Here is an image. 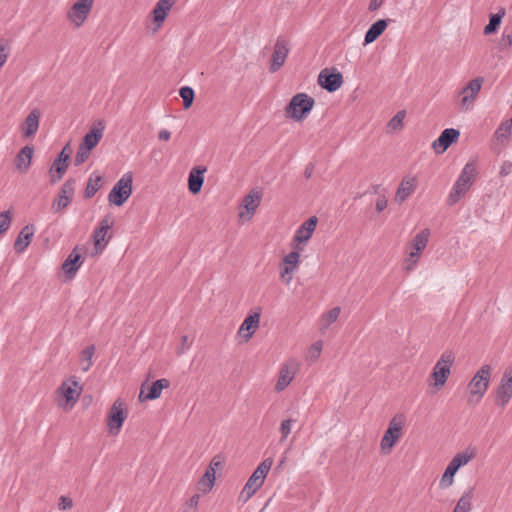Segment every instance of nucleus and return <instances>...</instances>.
I'll return each instance as SVG.
<instances>
[{
  "label": "nucleus",
  "mask_w": 512,
  "mask_h": 512,
  "mask_svg": "<svg viewBox=\"0 0 512 512\" xmlns=\"http://www.w3.org/2000/svg\"><path fill=\"white\" fill-rule=\"evenodd\" d=\"M222 465V462L218 456L214 457L209 465V467H213V469L216 471L217 468H220Z\"/></svg>",
  "instance_id": "0e129e2a"
},
{
  "label": "nucleus",
  "mask_w": 512,
  "mask_h": 512,
  "mask_svg": "<svg viewBox=\"0 0 512 512\" xmlns=\"http://www.w3.org/2000/svg\"><path fill=\"white\" fill-rule=\"evenodd\" d=\"M125 419L126 414L124 412V402L120 399H117L110 408L107 418V426L109 433L117 435Z\"/></svg>",
  "instance_id": "f8f14e48"
},
{
  "label": "nucleus",
  "mask_w": 512,
  "mask_h": 512,
  "mask_svg": "<svg viewBox=\"0 0 512 512\" xmlns=\"http://www.w3.org/2000/svg\"><path fill=\"white\" fill-rule=\"evenodd\" d=\"M11 51V40L7 38L0 39V68L7 62Z\"/></svg>",
  "instance_id": "49530a36"
},
{
  "label": "nucleus",
  "mask_w": 512,
  "mask_h": 512,
  "mask_svg": "<svg viewBox=\"0 0 512 512\" xmlns=\"http://www.w3.org/2000/svg\"><path fill=\"white\" fill-rule=\"evenodd\" d=\"M76 181L72 178L67 179L62 185L58 198L54 201L53 205H57L58 209L67 207L73 198L75 192Z\"/></svg>",
  "instance_id": "aec40b11"
},
{
  "label": "nucleus",
  "mask_w": 512,
  "mask_h": 512,
  "mask_svg": "<svg viewBox=\"0 0 512 512\" xmlns=\"http://www.w3.org/2000/svg\"><path fill=\"white\" fill-rule=\"evenodd\" d=\"M181 342H182V347L180 350H178V354H182L186 349H188L191 345V343L189 342V338L187 335H183L182 338H181Z\"/></svg>",
  "instance_id": "680f3d73"
},
{
  "label": "nucleus",
  "mask_w": 512,
  "mask_h": 512,
  "mask_svg": "<svg viewBox=\"0 0 512 512\" xmlns=\"http://www.w3.org/2000/svg\"><path fill=\"white\" fill-rule=\"evenodd\" d=\"M101 182L102 176L93 174L87 182V186L85 188V197H93L96 194V192L100 189Z\"/></svg>",
  "instance_id": "4c0bfd02"
},
{
  "label": "nucleus",
  "mask_w": 512,
  "mask_h": 512,
  "mask_svg": "<svg viewBox=\"0 0 512 512\" xmlns=\"http://www.w3.org/2000/svg\"><path fill=\"white\" fill-rule=\"evenodd\" d=\"M170 385L169 380L162 378L158 379L149 387L148 393L144 394V390L141 389L139 394L140 401L155 400L160 397L161 392L164 388H168Z\"/></svg>",
  "instance_id": "a878e982"
},
{
  "label": "nucleus",
  "mask_w": 512,
  "mask_h": 512,
  "mask_svg": "<svg viewBox=\"0 0 512 512\" xmlns=\"http://www.w3.org/2000/svg\"><path fill=\"white\" fill-rule=\"evenodd\" d=\"M133 177L131 173H126L113 186L109 193V202L116 206H121L132 193Z\"/></svg>",
  "instance_id": "0eeeda50"
},
{
  "label": "nucleus",
  "mask_w": 512,
  "mask_h": 512,
  "mask_svg": "<svg viewBox=\"0 0 512 512\" xmlns=\"http://www.w3.org/2000/svg\"><path fill=\"white\" fill-rule=\"evenodd\" d=\"M463 97L461 99V104L464 109H467L474 101V97L469 95L468 93L462 94Z\"/></svg>",
  "instance_id": "bf43d9fd"
},
{
  "label": "nucleus",
  "mask_w": 512,
  "mask_h": 512,
  "mask_svg": "<svg viewBox=\"0 0 512 512\" xmlns=\"http://www.w3.org/2000/svg\"><path fill=\"white\" fill-rule=\"evenodd\" d=\"M406 112L405 110H400L396 113L395 116H393L390 121L388 122V127L391 130H398L401 129L403 126V120L405 118Z\"/></svg>",
  "instance_id": "09e8293b"
},
{
  "label": "nucleus",
  "mask_w": 512,
  "mask_h": 512,
  "mask_svg": "<svg viewBox=\"0 0 512 512\" xmlns=\"http://www.w3.org/2000/svg\"><path fill=\"white\" fill-rule=\"evenodd\" d=\"M40 116L41 114L38 109H34L28 114L22 125V132L25 138L31 137L37 132Z\"/></svg>",
  "instance_id": "cd10ccee"
},
{
  "label": "nucleus",
  "mask_w": 512,
  "mask_h": 512,
  "mask_svg": "<svg viewBox=\"0 0 512 512\" xmlns=\"http://www.w3.org/2000/svg\"><path fill=\"white\" fill-rule=\"evenodd\" d=\"M473 491L468 489L458 500L452 512H469L472 508Z\"/></svg>",
  "instance_id": "c9c22d12"
},
{
  "label": "nucleus",
  "mask_w": 512,
  "mask_h": 512,
  "mask_svg": "<svg viewBox=\"0 0 512 512\" xmlns=\"http://www.w3.org/2000/svg\"><path fill=\"white\" fill-rule=\"evenodd\" d=\"M272 465L273 459L266 458L257 466L240 492V501L246 503L262 487Z\"/></svg>",
  "instance_id": "f03ea898"
},
{
  "label": "nucleus",
  "mask_w": 512,
  "mask_h": 512,
  "mask_svg": "<svg viewBox=\"0 0 512 512\" xmlns=\"http://www.w3.org/2000/svg\"><path fill=\"white\" fill-rule=\"evenodd\" d=\"M171 137V133L168 130H161L158 133V139L161 141H168Z\"/></svg>",
  "instance_id": "e2e57ef3"
},
{
  "label": "nucleus",
  "mask_w": 512,
  "mask_h": 512,
  "mask_svg": "<svg viewBox=\"0 0 512 512\" xmlns=\"http://www.w3.org/2000/svg\"><path fill=\"white\" fill-rule=\"evenodd\" d=\"M111 228L112 226H99L94 231L92 237L96 253H101L112 238Z\"/></svg>",
  "instance_id": "5701e85b"
},
{
  "label": "nucleus",
  "mask_w": 512,
  "mask_h": 512,
  "mask_svg": "<svg viewBox=\"0 0 512 512\" xmlns=\"http://www.w3.org/2000/svg\"><path fill=\"white\" fill-rule=\"evenodd\" d=\"M296 423L295 419H283L280 423L279 431L281 434L280 442H284L292 431L293 424Z\"/></svg>",
  "instance_id": "de8ad7c7"
},
{
  "label": "nucleus",
  "mask_w": 512,
  "mask_h": 512,
  "mask_svg": "<svg viewBox=\"0 0 512 512\" xmlns=\"http://www.w3.org/2000/svg\"><path fill=\"white\" fill-rule=\"evenodd\" d=\"M477 175L476 161L470 160L464 166L460 176L456 180L450 194L449 204L453 205L457 203L470 189L473 184L474 178Z\"/></svg>",
  "instance_id": "7ed1b4c3"
},
{
  "label": "nucleus",
  "mask_w": 512,
  "mask_h": 512,
  "mask_svg": "<svg viewBox=\"0 0 512 512\" xmlns=\"http://www.w3.org/2000/svg\"><path fill=\"white\" fill-rule=\"evenodd\" d=\"M299 262L300 252L292 250L285 255L280 268V278L284 279L285 275L292 274L298 268Z\"/></svg>",
  "instance_id": "b1692460"
},
{
  "label": "nucleus",
  "mask_w": 512,
  "mask_h": 512,
  "mask_svg": "<svg viewBox=\"0 0 512 512\" xmlns=\"http://www.w3.org/2000/svg\"><path fill=\"white\" fill-rule=\"evenodd\" d=\"M430 235V229L424 228L416 233L406 244L405 251L407 253V257L403 261V269L405 271H412L416 267L422 252L427 247Z\"/></svg>",
  "instance_id": "f257e3e1"
},
{
  "label": "nucleus",
  "mask_w": 512,
  "mask_h": 512,
  "mask_svg": "<svg viewBox=\"0 0 512 512\" xmlns=\"http://www.w3.org/2000/svg\"><path fill=\"white\" fill-rule=\"evenodd\" d=\"M260 323V312H255L248 315L242 322L238 334L248 341L255 331L258 329Z\"/></svg>",
  "instance_id": "412c9836"
},
{
  "label": "nucleus",
  "mask_w": 512,
  "mask_h": 512,
  "mask_svg": "<svg viewBox=\"0 0 512 512\" xmlns=\"http://www.w3.org/2000/svg\"><path fill=\"white\" fill-rule=\"evenodd\" d=\"M503 15H504V10H502L496 14H492L490 16L489 23L484 27L483 32L485 35H490L497 31V29L499 28V26L501 24Z\"/></svg>",
  "instance_id": "58836bf2"
},
{
  "label": "nucleus",
  "mask_w": 512,
  "mask_h": 512,
  "mask_svg": "<svg viewBox=\"0 0 512 512\" xmlns=\"http://www.w3.org/2000/svg\"><path fill=\"white\" fill-rule=\"evenodd\" d=\"M460 131L454 128L443 130L440 136L433 142L432 147L436 153H444L453 143L459 139Z\"/></svg>",
  "instance_id": "4468645a"
},
{
  "label": "nucleus",
  "mask_w": 512,
  "mask_h": 512,
  "mask_svg": "<svg viewBox=\"0 0 512 512\" xmlns=\"http://www.w3.org/2000/svg\"><path fill=\"white\" fill-rule=\"evenodd\" d=\"M205 172V167H195L190 171L188 176V188L192 194H197L201 191L204 182L203 174Z\"/></svg>",
  "instance_id": "c85d7f7f"
},
{
  "label": "nucleus",
  "mask_w": 512,
  "mask_h": 512,
  "mask_svg": "<svg viewBox=\"0 0 512 512\" xmlns=\"http://www.w3.org/2000/svg\"><path fill=\"white\" fill-rule=\"evenodd\" d=\"M373 193L377 195L375 200V209L378 213L384 211L388 204V192L381 185L372 186Z\"/></svg>",
  "instance_id": "72a5a7b5"
},
{
  "label": "nucleus",
  "mask_w": 512,
  "mask_h": 512,
  "mask_svg": "<svg viewBox=\"0 0 512 512\" xmlns=\"http://www.w3.org/2000/svg\"><path fill=\"white\" fill-rule=\"evenodd\" d=\"M33 153H34V148L32 146L23 147L18 152V154L16 155V158H15V165H16L17 169L26 172L31 165Z\"/></svg>",
  "instance_id": "2f4dec72"
},
{
  "label": "nucleus",
  "mask_w": 512,
  "mask_h": 512,
  "mask_svg": "<svg viewBox=\"0 0 512 512\" xmlns=\"http://www.w3.org/2000/svg\"><path fill=\"white\" fill-rule=\"evenodd\" d=\"M454 360V353L452 351H445L433 367L430 378L434 380L432 386L437 390L441 389L445 385L450 375Z\"/></svg>",
  "instance_id": "423d86ee"
},
{
  "label": "nucleus",
  "mask_w": 512,
  "mask_h": 512,
  "mask_svg": "<svg viewBox=\"0 0 512 512\" xmlns=\"http://www.w3.org/2000/svg\"><path fill=\"white\" fill-rule=\"evenodd\" d=\"M72 385L74 387L63 383L59 389L65 398L66 404H70L71 407L77 402L82 390L77 381H72Z\"/></svg>",
  "instance_id": "7c9ffc66"
},
{
  "label": "nucleus",
  "mask_w": 512,
  "mask_h": 512,
  "mask_svg": "<svg viewBox=\"0 0 512 512\" xmlns=\"http://www.w3.org/2000/svg\"><path fill=\"white\" fill-rule=\"evenodd\" d=\"M84 262V257L75 247L62 264V270L68 280H72Z\"/></svg>",
  "instance_id": "dca6fc26"
},
{
  "label": "nucleus",
  "mask_w": 512,
  "mask_h": 512,
  "mask_svg": "<svg viewBox=\"0 0 512 512\" xmlns=\"http://www.w3.org/2000/svg\"><path fill=\"white\" fill-rule=\"evenodd\" d=\"M261 201V194L258 191L252 190L247 194L242 201L245 211H240L239 216L243 221H249L251 216L259 206Z\"/></svg>",
  "instance_id": "a211bd4d"
},
{
  "label": "nucleus",
  "mask_w": 512,
  "mask_h": 512,
  "mask_svg": "<svg viewBox=\"0 0 512 512\" xmlns=\"http://www.w3.org/2000/svg\"><path fill=\"white\" fill-rule=\"evenodd\" d=\"M70 153H71L70 146H69V144H66L57 157V158H59V162H68L69 163Z\"/></svg>",
  "instance_id": "5fc2aeb1"
},
{
  "label": "nucleus",
  "mask_w": 512,
  "mask_h": 512,
  "mask_svg": "<svg viewBox=\"0 0 512 512\" xmlns=\"http://www.w3.org/2000/svg\"><path fill=\"white\" fill-rule=\"evenodd\" d=\"M12 221V213L10 210L0 213V224H10Z\"/></svg>",
  "instance_id": "13d9d810"
},
{
  "label": "nucleus",
  "mask_w": 512,
  "mask_h": 512,
  "mask_svg": "<svg viewBox=\"0 0 512 512\" xmlns=\"http://www.w3.org/2000/svg\"><path fill=\"white\" fill-rule=\"evenodd\" d=\"M512 129V119L510 121H505L500 124V126L495 131V138L500 141L504 142L507 140L511 134Z\"/></svg>",
  "instance_id": "37998d69"
},
{
  "label": "nucleus",
  "mask_w": 512,
  "mask_h": 512,
  "mask_svg": "<svg viewBox=\"0 0 512 512\" xmlns=\"http://www.w3.org/2000/svg\"><path fill=\"white\" fill-rule=\"evenodd\" d=\"M95 0H77L67 12V19L79 28L88 18Z\"/></svg>",
  "instance_id": "1a4fd4ad"
},
{
  "label": "nucleus",
  "mask_w": 512,
  "mask_h": 512,
  "mask_svg": "<svg viewBox=\"0 0 512 512\" xmlns=\"http://www.w3.org/2000/svg\"><path fill=\"white\" fill-rule=\"evenodd\" d=\"M315 100L306 93H297L285 107L287 117L295 121H303L313 109Z\"/></svg>",
  "instance_id": "39448f33"
},
{
  "label": "nucleus",
  "mask_w": 512,
  "mask_h": 512,
  "mask_svg": "<svg viewBox=\"0 0 512 512\" xmlns=\"http://www.w3.org/2000/svg\"><path fill=\"white\" fill-rule=\"evenodd\" d=\"M95 352V346L89 345L87 346L81 353V359H82V370L88 371L90 367L92 366V357Z\"/></svg>",
  "instance_id": "a18cd8bd"
},
{
  "label": "nucleus",
  "mask_w": 512,
  "mask_h": 512,
  "mask_svg": "<svg viewBox=\"0 0 512 512\" xmlns=\"http://www.w3.org/2000/svg\"><path fill=\"white\" fill-rule=\"evenodd\" d=\"M179 95L183 99V107L189 109L194 101V90L189 86H184L180 88Z\"/></svg>",
  "instance_id": "c03bdc74"
},
{
  "label": "nucleus",
  "mask_w": 512,
  "mask_h": 512,
  "mask_svg": "<svg viewBox=\"0 0 512 512\" xmlns=\"http://www.w3.org/2000/svg\"><path fill=\"white\" fill-rule=\"evenodd\" d=\"M177 0H159L152 10L153 22L156 28H160L164 23L168 12Z\"/></svg>",
  "instance_id": "4be33fe9"
},
{
  "label": "nucleus",
  "mask_w": 512,
  "mask_h": 512,
  "mask_svg": "<svg viewBox=\"0 0 512 512\" xmlns=\"http://www.w3.org/2000/svg\"><path fill=\"white\" fill-rule=\"evenodd\" d=\"M289 51L288 42L280 37L277 38L269 66V71L271 73H275L280 70L288 57Z\"/></svg>",
  "instance_id": "ddd939ff"
},
{
  "label": "nucleus",
  "mask_w": 512,
  "mask_h": 512,
  "mask_svg": "<svg viewBox=\"0 0 512 512\" xmlns=\"http://www.w3.org/2000/svg\"><path fill=\"white\" fill-rule=\"evenodd\" d=\"M199 499H200V495L199 494H194L188 501H186V503L184 504V507H183V512H196L197 511V506L199 504Z\"/></svg>",
  "instance_id": "3c124183"
},
{
  "label": "nucleus",
  "mask_w": 512,
  "mask_h": 512,
  "mask_svg": "<svg viewBox=\"0 0 512 512\" xmlns=\"http://www.w3.org/2000/svg\"><path fill=\"white\" fill-rule=\"evenodd\" d=\"M321 351H322V341L315 342L309 350L310 358L313 361L317 360L321 354Z\"/></svg>",
  "instance_id": "603ef678"
},
{
  "label": "nucleus",
  "mask_w": 512,
  "mask_h": 512,
  "mask_svg": "<svg viewBox=\"0 0 512 512\" xmlns=\"http://www.w3.org/2000/svg\"><path fill=\"white\" fill-rule=\"evenodd\" d=\"M300 364L296 359H289L280 368L278 379L275 385V391L281 392L285 390L294 380L295 375L299 371Z\"/></svg>",
  "instance_id": "9d476101"
},
{
  "label": "nucleus",
  "mask_w": 512,
  "mask_h": 512,
  "mask_svg": "<svg viewBox=\"0 0 512 512\" xmlns=\"http://www.w3.org/2000/svg\"><path fill=\"white\" fill-rule=\"evenodd\" d=\"M316 226H300L291 241V248L297 252H302L304 247L313 235Z\"/></svg>",
  "instance_id": "f3484780"
},
{
  "label": "nucleus",
  "mask_w": 512,
  "mask_h": 512,
  "mask_svg": "<svg viewBox=\"0 0 512 512\" xmlns=\"http://www.w3.org/2000/svg\"><path fill=\"white\" fill-rule=\"evenodd\" d=\"M512 171V162L504 161L500 167L499 174L502 177L509 175Z\"/></svg>",
  "instance_id": "6e6d98bb"
},
{
  "label": "nucleus",
  "mask_w": 512,
  "mask_h": 512,
  "mask_svg": "<svg viewBox=\"0 0 512 512\" xmlns=\"http://www.w3.org/2000/svg\"><path fill=\"white\" fill-rule=\"evenodd\" d=\"M72 506H73V501L71 498H69L67 496H61L59 498V509L60 510H67V509L72 508Z\"/></svg>",
  "instance_id": "864d4df0"
},
{
  "label": "nucleus",
  "mask_w": 512,
  "mask_h": 512,
  "mask_svg": "<svg viewBox=\"0 0 512 512\" xmlns=\"http://www.w3.org/2000/svg\"><path fill=\"white\" fill-rule=\"evenodd\" d=\"M90 151L87 148L79 145L78 151L75 155L74 165L79 166L83 164L90 155Z\"/></svg>",
  "instance_id": "8fccbe9b"
},
{
  "label": "nucleus",
  "mask_w": 512,
  "mask_h": 512,
  "mask_svg": "<svg viewBox=\"0 0 512 512\" xmlns=\"http://www.w3.org/2000/svg\"><path fill=\"white\" fill-rule=\"evenodd\" d=\"M484 82L483 77H476L475 79L468 82V84L461 90L460 94H466L473 96L474 98L480 91Z\"/></svg>",
  "instance_id": "ea45409f"
},
{
  "label": "nucleus",
  "mask_w": 512,
  "mask_h": 512,
  "mask_svg": "<svg viewBox=\"0 0 512 512\" xmlns=\"http://www.w3.org/2000/svg\"><path fill=\"white\" fill-rule=\"evenodd\" d=\"M457 471V469L453 468L450 464H448L439 481V487L441 489H446L450 487L454 482V475L456 474Z\"/></svg>",
  "instance_id": "a19ab883"
},
{
  "label": "nucleus",
  "mask_w": 512,
  "mask_h": 512,
  "mask_svg": "<svg viewBox=\"0 0 512 512\" xmlns=\"http://www.w3.org/2000/svg\"><path fill=\"white\" fill-rule=\"evenodd\" d=\"M67 168L68 162H59V158H56L49 170L51 184H55L60 181Z\"/></svg>",
  "instance_id": "f704fd0d"
},
{
  "label": "nucleus",
  "mask_w": 512,
  "mask_h": 512,
  "mask_svg": "<svg viewBox=\"0 0 512 512\" xmlns=\"http://www.w3.org/2000/svg\"><path fill=\"white\" fill-rule=\"evenodd\" d=\"M392 21V19H379L373 23L365 33L364 45H368L377 40L387 28L388 23Z\"/></svg>",
  "instance_id": "393cba45"
},
{
  "label": "nucleus",
  "mask_w": 512,
  "mask_h": 512,
  "mask_svg": "<svg viewBox=\"0 0 512 512\" xmlns=\"http://www.w3.org/2000/svg\"><path fill=\"white\" fill-rule=\"evenodd\" d=\"M340 313H341V308L338 306L334 307V308L330 309L328 312L324 313L321 316V322H323L322 330L327 329L332 323H334L338 319Z\"/></svg>",
  "instance_id": "79ce46f5"
},
{
  "label": "nucleus",
  "mask_w": 512,
  "mask_h": 512,
  "mask_svg": "<svg viewBox=\"0 0 512 512\" xmlns=\"http://www.w3.org/2000/svg\"><path fill=\"white\" fill-rule=\"evenodd\" d=\"M215 482V470L213 467H208L205 474L199 481L198 485L200 489L203 490L204 493L210 491Z\"/></svg>",
  "instance_id": "e433bc0d"
},
{
  "label": "nucleus",
  "mask_w": 512,
  "mask_h": 512,
  "mask_svg": "<svg viewBox=\"0 0 512 512\" xmlns=\"http://www.w3.org/2000/svg\"><path fill=\"white\" fill-rule=\"evenodd\" d=\"M104 129V121L98 120L90 129V131L83 137V141L80 145L87 148L88 150H92L102 139Z\"/></svg>",
  "instance_id": "6ab92c4d"
},
{
  "label": "nucleus",
  "mask_w": 512,
  "mask_h": 512,
  "mask_svg": "<svg viewBox=\"0 0 512 512\" xmlns=\"http://www.w3.org/2000/svg\"><path fill=\"white\" fill-rule=\"evenodd\" d=\"M34 233L35 231L33 226L23 227L14 243V249L17 253H22L26 250L31 242L32 237L34 236Z\"/></svg>",
  "instance_id": "c756f323"
},
{
  "label": "nucleus",
  "mask_w": 512,
  "mask_h": 512,
  "mask_svg": "<svg viewBox=\"0 0 512 512\" xmlns=\"http://www.w3.org/2000/svg\"><path fill=\"white\" fill-rule=\"evenodd\" d=\"M319 85L328 92L338 90L343 83V76L340 72H329L328 69H323L318 76Z\"/></svg>",
  "instance_id": "2eb2a0df"
},
{
  "label": "nucleus",
  "mask_w": 512,
  "mask_h": 512,
  "mask_svg": "<svg viewBox=\"0 0 512 512\" xmlns=\"http://www.w3.org/2000/svg\"><path fill=\"white\" fill-rule=\"evenodd\" d=\"M416 188V178L415 177H405L395 194V201L397 203L404 202L415 190Z\"/></svg>",
  "instance_id": "bb28decb"
},
{
  "label": "nucleus",
  "mask_w": 512,
  "mask_h": 512,
  "mask_svg": "<svg viewBox=\"0 0 512 512\" xmlns=\"http://www.w3.org/2000/svg\"><path fill=\"white\" fill-rule=\"evenodd\" d=\"M491 378L490 365H483L468 383V399L469 404H477L481 401L488 390Z\"/></svg>",
  "instance_id": "20e7f679"
},
{
  "label": "nucleus",
  "mask_w": 512,
  "mask_h": 512,
  "mask_svg": "<svg viewBox=\"0 0 512 512\" xmlns=\"http://www.w3.org/2000/svg\"><path fill=\"white\" fill-rule=\"evenodd\" d=\"M402 429H403V422L402 420H399L397 417H394L385 431L380 447L381 451L384 454H388L391 452L392 448L396 444V442L401 438L402 436Z\"/></svg>",
  "instance_id": "6e6552de"
},
{
  "label": "nucleus",
  "mask_w": 512,
  "mask_h": 512,
  "mask_svg": "<svg viewBox=\"0 0 512 512\" xmlns=\"http://www.w3.org/2000/svg\"><path fill=\"white\" fill-rule=\"evenodd\" d=\"M99 224L105 225V224H113L112 220L109 219L108 216H106Z\"/></svg>",
  "instance_id": "774afa93"
},
{
  "label": "nucleus",
  "mask_w": 512,
  "mask_h": 512,
  "mask_svg": "<svg viewBox=\"0 0 512 512\" xmlns=\"http://www.w3.org/2000/svg\"><path fill=\"white\" fill-rule=\"evenodd\" d=\"M312 172H313V167L311 165L307 166L305 171H304L305 177L307 179H309L312 176Z\"/></svg>",
  "instance_id": "338daca9"
},
{
  "label": "nucleus",
  "mask_w": 512,
  "mask_h": 512,
  "mask_svg": "<svg viewBox=\"0 0 512 512\" xmlns=\"http://www.w3.org/2000/svg\"><path fill=\"white\" fill-rule=\"evenodd\" d=\"M512 398V365L505 369L496 391V404L504 408Z\"/></svg>",
  "instance_id": "9b49d317"
},
{
  "label": "nucleus",
  "mask_w": 512,
  "mask_h": 512,
  "mask_svg": "<svg viewBox=\"0 0 512 512\" xmlns=\"http://www.w3.org/2000/svg\"><path fill=\"white\" fill-rule=\"evenodd\" d=\"M501 46L503 49H509L512 46V35L507 34L506 32L503 33L502 39H501Z\"/></svg>",
  "instance_id": "4d7b16f0"
},
{
  "label": "nucleus",
  "mask_w": 512,
  "mask_h": 512,
  "mask_svg": "<svg viewBox=\"0 0 512 512\" xmlns=\"http://www.w3.org/2000/svg\"><path fill=\"white\" fill-rule=\"evenodd\" d=\"M383 2L384 0H371L368 7L369 11H377L382 6Z\"/></svg>",
  "instance_id": "052dcab7"
},
{
  "label": "nucleus",
  "mask_w": 512,
  "mask_h": 512,
  "mask_svg": "<svg viewBox=\"0 0 512 512\" xmlns=\"http://www.w3.org/2000/svg\"><path fill=\"white\" fill-rule=\"evenodd\" d=\"M302 224H318V218L316 216H311L307 220H305Z\"/></svg>",
  "instance_id": "69168bd1"
},
{
  "label": "nucleus",
  "mask_w": 512,
  "mask_h": 512,
  "mask_svg": "<svg viewBox=\"0 0 512 512\" xmlns=\"http://www.w3.org/2000/svg\"><path fill=\"white\" fill-rule=\"evenodd\" d=\"M476 456L474 449L467 448L465 451L457 453L449 462V464L459 470Z\"/></svg>",
  "instance_id": "473e14b6"
}]
</instances>
